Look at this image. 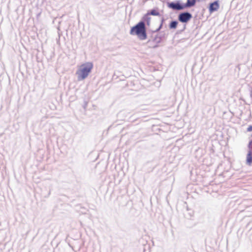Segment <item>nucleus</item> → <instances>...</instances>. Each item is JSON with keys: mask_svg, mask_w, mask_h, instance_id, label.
Wrapping results in <instances>:
<instances>
[{"mask_svg": "<svg viewBox=\"0 0 252 252\" xmlns=\"http://www.w3.org/2000/svg\"><path fill=\"white\" fill-rule=\"evenodd\" d=\"M148 13L150 15H153V16H159L160 15V13L158 8L152 9L150 12H148Z\"/></svg>", "mask_w": 252, "mask_h": 252, "instance_id": "8", "label": "nucleus"}, {"mask_svg": "<svg viewBox=\"0 0 252 252\" xmlns=\"http://www.w3.org/2000/svg\"><path fill=\"white\" fill-rule=\"evenodd\" d=\"M129 33L131 35H136L140 40L146 39L147 35L144 22H140L135 26L131 27Z\"/></svg>", "mask_w": 252, "mask_h": 252, "instance_id": "1", "label": "nucleus"}, {"mask_svg": "<svg viewBox=\"0 0 252 252\" xmlns=\"http://www.w3.org/2000/svg\"><path fill=\"white\" fill-rule=\"evenodd\" d=\"M94 67L92 62H86L81 64L76 71L78 80L81 81L86 78L91 73Z\"/></svg>", "mask_w": 252, "mask_h": 252, "instance_id": "2", "label": "nucleus"}, {"mask_svg": "<svg viewBox=\"0 0 252 252\" xmlns=\"http://www.w3.org/2000/svg\"><path fill=\"white\" fill-rule=\"evenodd\" d=\"M192 17L191 15L188 13L185 12L181 13L179 16V20L183 23H187L188 22Z\"/></svg>", "mask_w": 252, "mask_h": 252, "instance_id": "3", "label": "nucleus"}, {"mask_svg": "<svg viewBox=\"0 0 252 252\" xmlns=\"http://www.w3.org/2000/svg\"><path fill=\"white\" fill-rule=\"evenodd\" d=\"M169 7L176 10H181L183 9V6L178 3H171L169 5Z\"/></svg>", "mask_w": 252, "mask_h": 252, "instance_id": "5", "label": "nucleus"}, {"mask_svg": "<svg viewBox=\"0 0 252 252\" xmlns=\"http://www.w3.org/2000/svg\"><path fill=\"white\" fill-rule=\"evenodd\" d=\"M247 162L249 165H251L252 163V152L251 151H250L247 154Z\"/></svg>", "mask_w": 252, "mask_h": 252, "instance_id": "6", "label": "nucleus"}, {"mask_svg": "<svg viewBox=\"0 0 252 252\" xmlns=\"http://www.w3.org/2000/svg\"><path fill=\"white\" fill-rule=\"evenodd\" d=\"M219 5L217 1H215L213 3H210L209 6V11L210 13L213 11H216L219 9Z\"/></svg>", "mask_w": 252, "mask_h": 252, "instance_id": "4", "label": "nucleus"}, {"mask_svg": "<svg viewBox=\"0 0 252 252\" xmlns=\"http://www.w3.org/2000/svg\"><path fill=\"white\" fill-rule=\"evenodd\" d=\"M178 25V22L177 21H172L170 24L169 27L171 29H176L177 28Z\"/></svg>", "mask_w": 252, "mask_h": 252, "instance_id": "10", "label": "nucleus"}, {"mask_svg": "<svg viewBox=\"0 0 252 252\" xmlns=\"http://www.w3.org/2000/svg\"><path fill=\"white\" fill-rule=\"evenodd\" d=\"M196 0H187V2L186 3V7H191L194 6L195 4Z\"/></svg>", "mask_w": 252, "mask_h": 252, "instance_id": "9", "label": "nucleus"}, {"mask_svg": "<svg viewBox=\"0 0 252 252\" xmlns=\"http://www.w3.org/2000/svg\"><path fill=\"white\" fill-rule=\"evenodd\" d=\"M150 15L148 12L146 14L144 15L143 17V20L144 22H146L147 25H149L151 21V17H150Z\"/></svg>", "mask_w": 252, "mask_h": 252, "instance_id": "7", "label": "nucleus"}, {"mask_svg": "<svg viewBox=\"0 0 252 252\" xmlns=\"http://www.w3.org/2000/svg\"><path fill=\"white\" fill-rule=\"evenodd\" d=\"M247 130L248 131H252V126H250L248 128H247Z\"/></svg>", "mask_w": 252, "mask_h": 252, "instance_id": "11", "label": "nucleus"}]
</instances>
